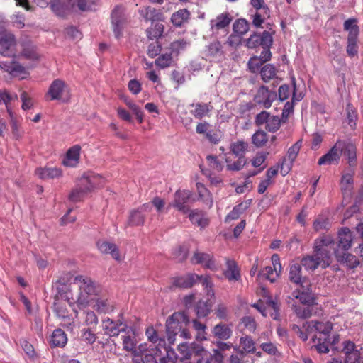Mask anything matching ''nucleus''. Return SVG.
<instances>
[{
  "mask_svg": "<svg viewBox=\"0 0 363 363\" xmlns=\"http://www.w3.org/2000/svg\"><path fill=\"white\" fill-rule=\"evenodd\" d=\"M332 245H333V238L330 235L316 239L314 243V255L303 257L301 265L308 270H314L318 266L323 268L328 267L331 263Z\"/></svg>",
  "mask_w": 363,
  "mask_h": 363,
  "instance_id": "1",
  "label": "nucleus"
},
{
  "mask_svg": "<svg viewBox=\"0 0 363 363\" xmlns=\"http://www.w3.org/2000/svg\"><path fill=\"white\" fill-rule=\"evenodd\" d=\"M104 182V179L99 174L93 172L84 173L71 191L69 200L74 203L79 202L95 189L103 186Z\"/></svg>",
  "mask_w": 363,
  "mask_h": 363,
  "instance_id": "2",
  "label": "nucleus"
},
{
  "mask_svg": "<svg viewBox=\"0 0 363 363\" xmlns=\"http://www.w3.org/2000/svg\"><path fill=\"white\" fill-rule=\"evenodd\" d=\"M197 281L201 283L202 286L206 289L208 296H214V292L212 289L213 284L208 276H199L196 274H189L186 276L175 277L173 284L177 287L187 289L191 287Z\"/></svg>",
  "mask_w": 363,
  "mask_h": 363,
  "instance_id": "3",
  "label": "nucleus"
},
{
  "mask_svg": "<svg viewBox=\"0 0 363 363\" xmlns=\"http://www.w3.org/2000/svg\"><path fill=\"white\" fill-rule=\"evenodd\" d=\"M189 323L185 312H175L166 321V331L169 343H173L175 336Z\"/></svg>",
  "mask_w": 363,
  "mask_h": 363,
  "instance_id": "4",
  "label": "nucleus"
},
{
  "mask_svg": "<svg viewBox=\"0 0 363 363\" xmlns=\"http://www.w3.org/2000/svg\"><path fill=\"white\" fill-rule=\"evenodd\" d=\"M74 283L78 284L80 294L77 300V306H84L88 302V296L96 295L98 293V288L95 283L89 277L78 275L74 278Z\"/></svg>",
  "mask_w": 363,
  "mask_h": 363,
  "instance_id": "5",
  "label": "nucleus"
},
{
  "mask_svg": "<svg viewBox=\"0 0 363 363\" xmlns=\"http://www.w3.org/2000/svg\"><path fill=\"white\" fill-rule=\"evenodd\" d=\"M157 350L156 352L153 349H149L146 343L140 344L133 352L132 357L133 363H162L163 359H166V356L160 357L159 362L157 361Z\"/></svg>",
  "mask_w": 363,
  "mask_h": 363,
  "instance_id": "6",
  "label": "nucleus"
},
{
  "mask_svg": "<svg viewBox=\"0 0 363 363\" xmlns=\"http://www.w3.org/2000/svg\"><path fill=\"white\" fill-rule=\"evenodd\" d=\"M178 351L181 355V360L190 359L194 357L197 363L201 362V358L206 352L202 345L195 342L191 345L181 343L178 346Z\"/></svg>",
  "mask_w": 363,
  "mask_h": 363,
  "instance_id": "7",
  "label": "nucleus"
},
{
  "mask_svg": "<svg viewBox=\"0 0 363 363\" xmlns=\"http://www.w3.org/2000/svg\"><path fill=\"white\" fill-rule=\"evenodd\" d=\"M343 151V142L337 140L330 150L318 161V165L338 164Z\"/></svg>",
  "mask_w": 363,
  "mask_h": 363,
  "instance_id": "8",
  "label": "nucleus"
},
{
  "mask_svg": "<svg viewBox=\"0 0 363 363\" xmlns=\"http://www.w3.org/2000/svg\"><path fill=\"white\" fill-rule=\"evenodd\" d=\"M277 97V94L275 91L269 90L265 86H261L254 97V101L260 107L269 108Z\"/></svg>",
  "mask_w": 363,
  "mask_h": 363,
  "instance_id": "9",
  "label": "nucleus"
},
{
  "mask_svg": "<svg viewBox=\"0 0 363 363\" xmlns=\"http://www.w3.org/2000/svg\"><path fill=\"white\" fill-rule=\"evenodd\" d=\"M273 43L272 35L267 30L262 34L254 33L246 41V46L248 48H255L258 46L271 47Z\"/></svg>",
  "mask_w": 363,
  "mask_h": 363,
  "instance_id": "10",
  "label": "nucleus"
},
{
  "mask_svg": "<svg viewBox=\"0 0 363 363\" xmlns=\"http://www.w3.org/2000/svg\"><path fill=\"white\" fill-rule=\"evenodd\" d=\"M15 45V35L4 27L0 28V54L5 57L10 56L11 49Z\"/></svg>",
  "mask_w": 363,
  "mask_h": 363,
  "instance_id": "11",
  "label": "nucleus"
},
{
  "mask_svg": "<svg viewBox=\"0 0 363 363\" xmlns=\"http://www.w3.org/2000/svg\"><path fill=\"white\" fill-rule=\"evenodd\" d=\"M338 242L335 247V242L331 245L330 250H340L341 251H348L352 247L353 235L351 230L346 227L342 228L337 234Z\"/></svg>",
  "mask_w": 363,
  "mask_h": 363,
  "instance_id": "12",
  "label": "nucleus"
},
{
  "mask_svg": "<svg viewBox=\"0 0 363 363\" xmlns=\"http://www.w3.org/2000/svg\"><path fill=\"white\" fill-rule=\"evenodd\" d=\"M67 89L65 82L60 79H55L49 86L46 96L50 101L61 100Z\"/></svg>",
  "mask_w": 363,
  "mask_h": 363,
  "instance_id": "13",
  "label": "nucleus"
},
{
  "mask_svg": "<svg viewBox=\"0 0 363 363\" xmlns=\"http://www.w3.org/2000/svg\"><path fill=\"white\" fill-rule=\"evenodd\" d=\"M111 23L113 30L116 38L122 35V29L124 23L123 8L116 6L111 12Z\"/></svg>",
  "mask_w": 363,
  "mask_h": 363,
  "instance_id": "14",
  "label": "nucleus"
},
{
  "mask_svg": "<svg viewBox=\"0 0 363 363\" xmlns=\"http://www.w3.org/2000/svg\"><path fill=\"white\" fill-rule=\"evenodd\" d=\"M190 196L191 193L189 191H177L174 194V199L172 206L178 211L186 213L189 211L187 203L189 201Z\"/></svg>",
  "mask_w": 363,
  "mask_h": 363,
  "instance_id": "15",
  "label": "nucleus"
},
{
  "mask_svg": "<svg viewBox=\"0 0 363 363\" xmlns=\"http://www.w3.org/2000/svg\"><path fill=\"white\" fill-rule=\"evenodd\" d=\"M193 264H202L205 268L216 271L218 267L213 257L208 253L196 252L191 259Z\"/></svg>",
  "mask_w": 363,
  "mask_h": 363,
  "instance_id": "16",
  "label": "nucleus"
},
{
  "mask_svg": "<svg viewBox=\"0 0 363 363\" xmlns=\"http://www.w3.org/2000/svg\"><path fill=\"white\" fill-rule=\"evenodd\" d=\"M105 333L109 336H118L120 333L125 331L126 325L122 321L117 322L107 318L103 320Z\"/></svg>",
  "mask_w": 363,
  "mask_h": 363,
  "instance_id": "17",
  "label": "nucleus"
},
{
  "mask_svg": "<svg viewBox=\"0 0 363 363\" xmlns=\"http://www.w3.org/2000/svg\"><path fill=\"white\" fill-rule=\"evenodd\" d=\"M262 48L263 50L261 52L259 57H252L248 62L249 68L253 72H255L263 63L270 60L272 57L270 47L262 46Z\"/></svg>",
  "mask_w": 363,
  "mask_h": 363,
  "instance_id": "18",
  "label": "nucleus"
},
{
  "mask_svg": "<svg viewBox=\"0 0 363 363\" xmlns=\"http://www.w3.org/2000/svg\"><path fill=\"white\" fill-rule=\"evenodd\" d=\"M333 253L338 262L345 264L351 269L357 267L359 264L357 257L355 255L349 253L347 251L335 250Z\"/></svg>",
  "mask_w": 363,
  "mask_h": 363,
  "instance_id": "19",
  "label": "nucleus"
},
{
  "mask_svg": "<svg viewBox=\"0 0 363 363\" xmlns=\"http://www.w3.org/2000/svg\"><path fill=\"white\" fill-rule=\"evenodd\" d=\"M342 352L345 355V363H355L359 357V352L357 350L355 344L350 340L345 341L342 344Z\"/></svg>",
  "mask_w": 363,
  "mask_h": 363,
  "instance_id": "20",
  "label": "nucleus"
},
{
  "mask_svg": "<svg viewBox=\"0 0 363 363\" xmlns=\"http://www.w3.org/2000/svg\"><path fill=\"white\" fill-rule=\"evenodd\" d=\"M81 147L76 145L68 150L62 164L68 167H75L79 161Z\"/></svg>",
  "mask_w": 363,
  "mask_h": 363,
  "instance_id": "21",
  "label": "nucleus"
},
{
  "mask_svg": "<svg viewBox=\"0 0 363 363\" xmlns=\"http://www.w3.org/2000/svg\"><path fill=\"white\" fill-rule=\"evenodd\" d=\"M98 250L103 254H109L116 259H120V253L118 247L116 244L108 242L107 240H99L96 242Z\"/></svg>",
  "mask_w": 363,
  "mask_h": 363,
  "instance_id": "22",
  "label": "nucleus"
},
{
  "mask_svg": "<svg viewBox=\"0 0 363 363\" xmlns=\"http://www.w3.org/2000/svg\"><path fill=\"white\" fill-rule=\"evenodd\" d=\"M50 8L57 16L60 18L66 17L72 10L69 3L62 2L61 0H50Z\"/></svg>",
  "mask_w": 363,
  "mask_h": 363,
  "instance_id": "23",
  "label": "nucleus"
},
{
  "mask_svg": "<svg viewBox=\"0 0 363 363\" xmlns=\"http://www.w3.org/2000/svg\"><path fill=\"white\" fill-rule=\"evenodd\" d=\"M232 18L228 13H223L218 15L215 19L210 22L211 28L213 33L221 29L228 28Z\"/></svg>",
  "mask_w": 363,
  "mask_h": 363,
  "instance_id": "24",
  "label": "nucleus"
},
{
  "mask_svg": "<svg viewBox=\"0 0 363 363\" xmlns=\"http://www.w3.org/2000/svg\"><path fill=\"white\" fill-rule=\"evenodd\" d=\"M190 106L194 108L190 111L191 114L198 119L208 116L213 108L211 103H196L191 104Z\"/></svg>",
  "mask_w": 363,
  "mask_h": 363,
  "instance_id": "25",
  "label": "nucleus"
},
{
  "mask_svg": "<svg viewBox=\"0 0 363 363\" xmlns=\"http://www.w3.org/2000/svg\"><path fill=\"white\" fill-rule=\"evenodd\" d=\"M54 311L57 318L62 320L61 325L63 327L67 329L72 328V324L74 323L73 318L69 314L67 309L65 306L56 304Z\"/></svg>",
  "mask_w": 363,
  "mask_h": 363,
  "instance_id": "26",
  "label": "nucleus"
},
{
  "mask_svg": "<svg viewBox=\"0 0 363 363\" xmlns=\"http://www.w3.org/2000/svg\"><path fill=\"white\" fill-rule=\"evenodd\" d=\"M145 335L150 342L156 345V350H160V347H162L167 350L165 347L166 342L164 337L163 335H160L157 331L152 326L148 327L146 329Z\"/></svg>",
  "mask_w": 363,
  "mask_h": 363,
  "instance_id": "27",
  "label": "nucleus"
},
{
  "mask_svg": "<svg viewBox=\"0 0 363 363\" xmlns=\"http://www.w3.org/2000/svg\"><path fill=\"white\" fill-rule=\"evenodd\" d=\"M35 174L41 179H50L61 177L62 172L57 167H40L36 169Z\"/></svg>",
  "mask_w": 363,
  "mask_h": 363,
  "instance_id": "28",
  "label": "nucleus"
},
{
  "mask_svg": "<svg viewBox=\"0 0 363 363\" xmlns=\"http://www.w3.org/2000/svg\"><path fill=\"white\" fill-rule=\"evenodd\" d=\"M67 334L60 328H57L54 330L52 332L50 340V345L54 347H64L67 343Z\"/></svg>",
  "mask_w": 363,
  "mask_h": 363,
  "instance_id": "29",
  "label": "nucleus"
},
{
  "mask_svg": "<svg viewBox=\"0 0 363 363\" xmlns=\"http://www.w3.org/2000/svg\"><path fill=\"white\" fill-rule=\"evenodd\" d=\"M224 275L229 281H238L240 279V274L235 261L231 259L226 260V269L224 272Z\"/></svg>",
  "mask_w": 363,
  "mask_h": 363,
  "instance_id": "30",
  "label": "nucleus"
},
{
  "mask_svg": "<svg viewBox=\"0 0 363 363\" xmlns=\"http://www.w3.org/2000/svg\"><path fill=\"white\" fill-rule=\"evenodd\" d=\"M289 279L296 284L302 285L305 278L301 274V265L300 264L294 263L290 266Z\"/></svg>",
  "mask_w": 363,
  "mask_h": 363,
  "instance_id": "31",
  "label": "nucleus"
},
{
  "mask_svg": "<svg viewBox=\"0 0 363 363\" xmlns=\"http://www.w3.org/2000/svg\"><path fill=\"white\" fill-rule=\"evenodd\" d=\"M342 154L347 157V162L350 167H355L357 164V149L352 143L345 144L343 142Z\"/></svg>",
  "mask_w": 363,
  "mask_h": 363,
  "instance_id": "32",
  "label": "nucleus"
},
{
  "mask_svg": "<svg viewBox=\"0 0 363 363\" xmlns=\"http://www.w3.org/2000/svg\"><path fill=\"white\" fill-rule=\"evenodd\" d=\"M23 48L21 55L27 60H35L38 58L35 46L29 40L23 41L21 43Z\"/></svg>",
  "mask_w": 363,
  "mask_h": 363,
  "instance_id": "33",
  "label": "nucleus"
},
{
  "mask_svg": "<svg viewBox=\"0 0 363 363\" xmlns=\"http://www.w3.org/2000/svg\"><path fill=\"white\" fill-rule=\"evenodd\" d=\"M315 325L318 337H321L325 340L330 338V333L333 329V325L330 322L315 321Z\"/></svg>",
  "mask_w": 363,
  "mask_h": 363,
  "instance_id": "34",
  "label": "nucleus"
},
{
  "mask_svg": "<svg viewBox=\"0 0 363 363\" xmlns=\"http://www.w3.org/2000/svg\"><path fill=\"white\" fill-rule=\"evenodd\" d=\"M214 336L220 340H228L232 335L230 327L225 324H218L214 326L212 330Z\"/></svg>",
  "mask_w": 363,
  "mask_h": 363,
  "instance_id": "35",
  "label": "nucleus"
},
{
  "mask_svg": "<svg viewBox=\"0 0 363 363\" xmlns=\"http://www.w3.org/2000/svg\"><path fill=\"white\" fill-rule=\"evenodd\" d=\"M291 296L293 298L298 299L303 305L311 306L314 302L313 295L308 290L307 291H294Z\"/></svg>",
  "mask_w": 363,
  "mask_h": 363,
  "instance_id": "36",
  "label": "nucleus"
},
{
  "mask_svg": "<svg viewBox=\"0 0 363 363\" xmlns=\"http://www.w3.org/2000/svg\"><path fill=\"white\" fill-rule=\"evenodd\" d=\"M196 189L199 198L208 206V208H211L213 201L211 192L203 184L200 182L196 183Z\"/></svg>",
  "mask_w": 363,
  "mask_h": 363,
  "instance_id": "37",
  "label": "nucleus"
},
{
  "mask_svg": "<svg viewBox=\"0 0 363 363\" xmlns=\"http://www.w3.org/2000/svg\"><path fill=\"white\" fill-rule=\"evenodd\" d=\"M212 306L208 301L200 300L195 306V312L199 318H205L211 311Z\"/></svg>",
  "mask_w": 363,
  "mask_h": 363,
  "instance_id": "38",
  "label": "nucleus"
},
{
  "mask_svg": "<svg viewBox=\"0 0 363 363\" xmlns=\"http://www.w3.org/2000/svg\"><path fill=\"white\" fill-rule=\"evenodd\" d=\"M189 218L192 223L201 228H205L208 225V220L205 218L202 211L194 210L189 213Z\"/></svg>",
  "mask_w": 363,
  "mask_h": 363,
  "instance_id": "39",
  "label": "nucleus"
},
{
  "mask_svg": "<svg viewBox=\"0 0 363 363\" xmlns=\"http://www.w3.org/2000/svg\"><path fill=\"white\" fill-rule=\"evenodd\" d=\"M189 15L186 9H180L172 14L171 21L175 26L179 27L189 19Z\"/></svg>",
  "mask_w": 363,
  "mask_h": 363,
  "instance_id": "40",
  "label": "nucleus"
},
{
  "mask_svg": "<svg viewBox=\"0 0 363 363\" xmlns=\"http://www.w3.org/2000/svg\"><path fill=\"white\" fill-rule=\"evenodd\" d=\"M250 29L248 22L244 18L236 20L233 25L234 33L239 36H242L247 33Z\"/></svg>",
  "mask_w": 363,
  "mask_h": 363,
  "instance_id": "41",
  "label": "nucleus"
},
{
  "mask_svg": "<svg viewBox=\"0 0 363 363\" xmlns=\"http://www.w3.org/2000/svg\"><path fill=\"white\" fill-rule=\"evenodd\" d=\"M293 309L296 315L301 319L308 318L312 315V308L310 306L293 304Z\"/></svg>",
  "mask_w": 363,
  "mask_h": 363,
  "instance_id": "42",
  "label": "nucleus"
},
{
  "mask_svg": "<svg viewBox=\"0 0 363 363\" xmlns=\"http://www.w3.org/2000/svg\"><path fill=\"white\" fill-rule=\"evenodd\" d=\"M260 75L264 82H269L276 76V68L272 64H267L261 68Z\"/></svg>",
  "mask_w": 363,
  "mask_h": 363,
  "instance_id": "43",
  "label": "nucleus"
},
{
  "mask_svg": "<svg viewBox=\"0 0 363 363\" xmlns=\"http://www.w3.org/2000/svg\"><path fill=\"white\" fill-rule=\"evenodd\" d=\"M147 37L150 39L160 37L164 32V26L162 23L155 21L152 22L151 27L147 29Z\"/></svg>",
  "mask_w": 363,
  "mask_h": 363,
  "instance_id": "44",
  "label": "nucleus"
},
{
  "mask_svg": "<svg viewBox=\"0 0 363 363\" xmlns=\"http://www.w3.org/2000/svg\"><path fill=\"white\" fill-rule=\"evenodd\" d=\"M351 35H353L352 34ZM358 36L347 37L346 52L349 57H353L358 53Z\"/></svg>",
  "mask_w": 363,
  "mask_h": 363,
  "instance_id": "45",
  "label": "nucleus"
},
{
  "mask_svg": "<svg viewBox=\"0 0 363 363\" xmlns=\"http://www.w3.org/2000/svg\"><path fill=\"white\" fill-rule=\"evenodd\" d=\"M344 30L348 31V36L350 37L352 34L354 36H358L359 33V28L357 24L355 18H349L344 23Z\"/></svg>",
  "mask_w": 363,
  "mask_h": 363,
  "instance_id": "46",
  "label": "nucleus"
},
{
  "mask_svg": "<svg viewBox=\"0 0 363 363\" xmlns=\"http://www.w3.org/2000/svg\"><path fill=\"white\" fill-rule=\"evenodd\" d=\"M247 147V143L244 141H237L231 143L230 151L237 157H245V153Z\"/></svg>",
  "mask_w": 363,
  "mask_h": 363,
  "instance_id": "47",
  "label": "nucleus"
},
{
  "mask_svg": "<svg viewBox=\"0 0 363 363\" xmlns=\"http://www.w3.org/2000/svg\"><path fill=\"white\" fill-rule=\"evenodd\" d=\"M313 342L316 343L315 347L318 352L327 353L329 352L330 338L325 340L321 337H318L317 335H314Z\"/></svg>",
  "mask_w": 363,
  "mask_h": 363,
  "instance_id": "48",
  "label": "nucleus"
},
{
  "mask_svg": "<svg viewBox=\"0 0 363 363\" xmlns=\"http://www.w3.org/2000/svg\"><path fill=\"white\" fill-rule=\"evenodd\" d=\"M189 45V42L184 40L180 39L175 40L170 44V50L172 55H179L180 52L184 51Z\"/></svg>",
  "mask_w": 363,
  "mask_h": 363,
  "instance_id": "49",
  "label": "nucleus"
},
{
  "mask_svg": "<svg viewBox=\"0 0 363 363\" xmlns=\"http://www.w3.org/2000/svg\"><path fill=\"white\" fill-rule=\"evenodd\" d=\"M145 221V216L140 211L134 210L131 211L129 219L128 224L130 225L138 226L143 225Z\"/></svg>",
  "mask_w": 363,
  "mask_h": 363,
  "instance_id": "50",
  "label": "nucleus"
},
{
  "mask_svg": "<svg viewBox=\"0 0 363 363\" xmlns=\"http://www.w3.org/2000/svg\"><path fill=\"white\" fill-rule=\"evenodd\" d=\"M302 141L298 140L292 146H291L288 151L285 158L289 162L294 163L295 161L301 147Z\"/></svg>",
  "mask_w": 363,
  "mask_h": 363,
  "instance_id": "51",
  "label": "nucleus"
},
{
  "mask_svg": "<svg viewBox=\"0 0 363 363\" xmlns=\"http://www.w3.org/2000/svg\"><path fill=\"white\" fill-rule=\"evenodd\" d=\"M95 307L101 313H110L113 310V306L108 299L98 298Z\"/></svg>",
  "mask_w": 363,
  "mask_h": 363,
  "instance_id": "52",
  "label": "nucleus"
},
{
  "mask_svg": "<svg viewBox=\"0 0 363 363\" xmlns=\"http://www.w3.org/2000/svg\"><path fill=\"white\" fill-rule=\"evenodd\" d=\"M172 54L165 53L160 55L155 60V65L161 69H164L171 65L172 62Z\"/></svg>",
  "mask_w": 363,
  "mask_h": 363,
  "instance_id": "53",
  "label": "nucleus"
},
{
  "mask_svg": "<svg viewBox=\"0 0 363 363\" xmlns=\"http://www.w3.org/2000/svg\"><path fill=\"white\" fill-rule=\"evenodd\" d=\"M240 346L242 349V352L246 353L253 352L255 350V342L249 336L242 337L240 340Z\"/></svg>",
  "mask_w": 363,
  "mask_h": 363,
  "instance_id": "54",
  "label": "nucleus"
},
{
  "mask_svg": "<svg viewBox=\"0 0 363 363\" xmlns=\"http://www.w3.org/2000/svg\"><path fill=\"white\" fill-rule=\"evenodd\" d=\"M353 174V172H346L342 174L341 179V185L342 191H350L352 189Z\"/></svg>",
  "mask_w": 363,
  "mask_h": 363,
  "instance_id": "55",
  "label": "nucleus"
},
{
  "mask_svg": "<svg viewBox=\"0 0 363 363\" xmlns=\"http://www.w3.org/2000/svg\"><path fill=\"white\" fill-rule=\"evenodd\" d=\"M267 140V135L263 130H257L252 137V143L257 147L264 145Z\"/></svg>",
  "mask_w": 363,
  "mask_h": 363,
  "instance_id": "56",
  "label": "nucleus"
},
{
  "mask_svg": "<svg viewBox=\"0 0 363 363\" xmlns=\"http://www.w3.org/2000/svg\"><path fill=\"white\" fill-rule=\"evenodd\" d=\"M145 18L147 21L152 22L160 21L162 20V14L154 8L147 7L145 9Z\"/></svg>",
  "mask_w": 363,
  "mask_h": 363,
  "instance_id": "57",
  "label": "nucleus"
},
{
  "mask_svg": "<svg viewBox=\"0 0 363 363\" xmlns=\"http://www.w3.org/2000/svg\"><path fill=\"white\" fill-rule=\"evenodd\" d=\"M136 340L135 337L130 335L123 336V347L125 351L131 352L132 356L133 357V352L136 350L137 347Z\"/></svg>",
  "mask_w": 363,
  "mask_h": 363,
  "instance_id": "58",
  "label": "nucleus"
},
{
  "mask_svg": "<svg viewBox=\"0 0 363 363\" xmlns=\"http://www.w3.org/2000/svg\"><path fill=\"white\" fill-rule=\"evenodd\" d=\"M192 325L195 330L196 331L197 334L196 336V338L197 340H206V326L198 321L197 320H193Z\"/></svg>",
  "mask_w": 363,
  "mask_h": 363,
  "instance_id": "59",
  "label": "nucleus"
},
{
  "mask_svg": "<svg viewBox=\"0 0 363 363\" xmlns=\"http://www.w3.org/2000/svg\"><path fill=\"white\" fill-rule=\"evenodd\" d=\"M242 206L243 204L241 203L234 206L233 210L226 216L225 221L228 223L231 220H237L245 209Z\"/></svg>",
  "mask_w": 363,
  "mask_h": 363,
  "instance_id": "60",
  "label": "nucleus"
},
{
  "mask_svg": "<svg viewBox=\"0 0 363 363\" xmlns=\"http://www.w3.org/2000/svg\"><path fill=\"white\" fill-rule=\"evenodd\" d=\"M279 272H277L275 270H274V268H272V266L265 267L259 273L260 276H262L271 282H274L277 278L279 277Z\"/></svg>",
  "mask_w": 363,
  "mask_h": 363,
  "instance_id": "61",
  "label": "nucleus"
},
{
  "mask_svg": "<svg viewBox=\"0 0 363 363\" xmlns=\"http://www.w3.org/2000/svg\"><path fill=\"white\" fill-rule=\"evenodd\" d=\"M98 4V0H77V6L82 11L93 10Z\"/></svg>",
  "mask_w": 363,
  "mask_h": 363,
  "instance_id": "62",
  "label": "nucleus"
},
{
  "mask_svg": "<svg viewBox=\"0 0 363 363\" xmlns=\"http://www.w3.org/2000/svg\"><path fill=\"white\" fill-rule=\"evenodd\" d=\"M281 121L277 116H271L266 123V129L269 132L274 133L279 130Z\"/></svg>",
  "mask_w": 363,
  "mask_h": 363,
  "instance_id": "63",
  "label": "nucleus"
},
{
  "mask_svg": "<svg viewBox=\"0 0 363 363\" xmlns=\"http://www.w3.org/2000/svg\"><path fill=\"white\" fill-rule=\"evenodd\" d=\"M84 323L89 328H96L98 324V318L92 311H86L84 312Z\"/></svg>",
  "mask_w": 363,
  "mask_h": 363,
  "instance_id": "64",
  "label": "nucleus"
}]
</instances>
